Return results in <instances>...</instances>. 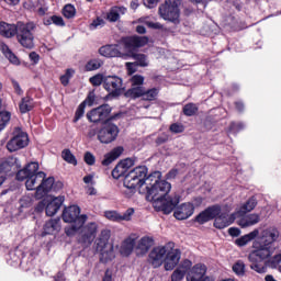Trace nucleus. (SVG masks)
I'll use <instances>...</instances> for the list:
<instances>
[{
  "mask_svg": "<svg viewBox=\"0 0 281 281\" xmlns=\"http://www.w3.org/2000/svg\"><path fill=\"white\" fill-rule=\"evenodd\" d=\"M147 201H150L156 212L172 214L175 207L181 201V195H168L172 190V184L161 180V172L155 171L147 177Z\"/></svg>",
  "mask_w": 281,
  "mask_h": 281,
  "instance_id": "nucleus-1",
  "label": "nucleus"
},
{
  "mask_svg": "<svg viewBox=\"0 0 281 281\" xmlns=\"http://www.w3.org/2000/svg\"><path fill=\"white\" fill-rule=\"evenodd\" d=\"M278 238H280V231H278L277 227L270 226L261 232L260 241L248 255L250 269H252V271L267 273V267H265L262 262L276 254V243H278Z\"/></svg>",
  "mask_w": 281,
  "mask_h": 281,
  "instance_id": "nucleus-2",
  "label": "nucleus"
},
{
  "mask_svg": "<svg viewBox=\"0 0 281 281\" xmlns=\"http://www.w3.org/2000/svg\"><path fill=\"white\" fill-rule=\"evenodd\" d=\"M34 30H36L34 22L19 21L16 24L0 22V36L4 38L16 36L18 43L25 49H34Z\"/></svg>",
  "mask_w": 281,
  "mask_h": 281,
  "instance_id": "nucleus-3",
  "label": "nucleus"
},
{
  "mask_svg": "<svg viewBox=\"0 0 281 281\" xmlns=\"http://www.w3.org/2000/svg\"><path fill=\"white\" fill-rule=\"evenodd\" d=\"M223 207L220 204H213L200 212L194 218L193 223L198 225H205L210 221H214L213 226L215 229H225L234 223V215H227V213H222Z\"/></svg>",
  "mask_w": 281,
  "mask_h": 281,
  "instance_id": "nucleus-4",
  "label": "nucleus"
},
{
  "mask_svg": "<svg viewBox=\"0 0 281 281\" xmlns=\"http://www.w3.org/2000/svg\"><path fill=\"white\" fill-rule=\"evenodd\" d=\"M148 167L138 166L132 169L125 175L123 180V186L125 190L123 194L131 199L135 192H137V188H142L143 186H148Z\"/></svg>",
  "mask_w": 281,
  "mask_h": 281,
  "instance_id": "nucleus-5",
  "label": "nucleus"
},
{
  "mask_svg": "<svg viewBox=\"0 0 281 281\" xmlns=\"http://www.w3.org/2000/svg\"><path fill=\"white\" fill-rule=\"evenodd\" d=\"M87 215H80V206L71 205L64 210L63 221L64 223H70L71 226L65 228L66 236H76L79 229H82L85 223H87Z\"/></svg>",
  "mask_w": 281,
  "mask_h": 281,
  "instance_id": "nucleus-6",
  "label": "nucleus"
},
{
  "mask_svg": "<svg viewBox=\"0 0 281 281\" xmlns=\"http://www.w3.org/2000/svg\"><path fill=\"white\" fill-rule=\"evenodd\" d=\"M181 0H165L158 9V14L164 21H169L173 25H179L181 23Z\"/></svg>",
  "mask_w": 281,
  "mask_h": 281,
  "instance_id": "nucleus-7",
  "label": "nucleus"
},
{
  "mask_svg": "<svg viewBox=\"0 0 281 281\" xmlns=\"http://www.w3.org/2000/svg\"><path fill=\"white\" fill-rule=\"evenodd\" d=\"M159 88L136 87L127 89L123 95L127 100H139L140 98L143 102H156L159 98Z\"/></svg>",
  "mask_w": 281,
  "mask_h": 281,
  "instance_id": "nucleus-8",
  "label": "nucleus"
},
{
  "mask_svg": "<svg viewBox=\"0 0 281 281\" xmlns=\"http://www.w3.org/2000/svg\"><path fill=\"white\" fill-rule=\"evenodd\" d=\"M119 45L124 47V50L127 52V56H131L135 53L136 49L140 47H146L148 45V36L131 35L122 36L117 41Z\"/></svg>",
  "mask_w": 281,
  "mask_h": 281,
  "instance_id": "nucleus-9",
  "label": "nucleus"
},
{
  "mask_svg": "<svg viewBox=\"0 0 281 281\" xmlns=\"http://www.w3.org/2000/svg\"><path fill=\"white\" fill-rule=\"evenodd\" d=\"M111 111H113V108H111L109 103H104L88 111L86 117L88 122H91L92 124L103 125L104 122H106L109 115H111Z\"/></svg>",
  "mask_w": 281,
  "mask_h": 281,
  "instance_id": "nucleus-10",
  "label": "nucleus"
},
{
  "mask_svg": "<svg viewBox=\"0 0 281 281\" xmlns=\"http://www.w3.org/2000/svg\"><path fill=\"white\" fill-rule=\"evenodd\" d=\"M120 135V127L113 123H106L98 131V139L101 144H113Z\"/></svg>",
  "mask_w": 281,
  "mask_h": 281,
  "instance_id": "nucleus-11",
  "label": "nucleus"
},
{
  "mask_svg": "<svg viewBox=\"0 0 281 281\" xmlns=\"http://www.w3.org/2000/svg\"><path fill=\"white\" fill-rule=\"evenodd\" d=\"M98 235V224L95 222L88 223L81 228L80 235L78 237V244L85 248L91 247L92 243L95 240Z\"/></svg>",
  "mask_w": 281,
  "mask_h": 281,
  "instance_id": "nucleus-12",
  "label": "nucleus"
},
{
  "mask_svg": "<svg viewBox=\"0 0 281 281\" xmlns=\"http://www.w3.org/2000/svg\"><path fill=\"white\" fill-rule=\"evenodd\" d=\"M122 78L117 76H105L103 89H105L112 98H120V95H122Z\"/></svg>",
  "mask_w": 281,
  "mask_h": 281,
  "instance_id": "nucleus-13",
  "label": "nucleus"
},
{
  "mask_svg": "<svg viewBox=\"0 0 281 281\" xmlns=\"http://www.w3.org/2000/svg\"><path fill=\"white\" fill-rule=\"evenodd\" d=\"M205 273H207V266L196 263L188 272L187 281H214L210 277H205Z\"/></svg>",
  "mask_w": 281,
  "mask_h": 281,
  "instance_id": "nucleus-14",
  "label": "nucleus"
},
{
  "mask_svg": "<svg viewBox=\"0 0 281 281\" xmlns=\"http://www.w3.org/2000/svg\"><path fill=\"white\" fill-rule=\"evenodd\" d=\"M166 254H168L166 247H154L148 256L149 265H151L154 269L161 267V265H164V261L166 260Z\"/></svg>",
  "mask_w": 281,
  "mask_h": 281,
  "instance_id": "nucleus-15",
  "label": "nucleus"
},
{
  "mask_svg": "<svg viewBox=\"0 0 281 281\" xmlns=\"http://www.w3.org/2000/svg\"><path fill=\"white\" fill-rule=\"evenodd\" d=\"M173 210V216L177 221H188V218L194 214V204L186 202L176 205Z\"/></svg>",
  "mask_w": 281,
  "mask_h": 281,
  "instance_id": "nucleus-16",
  "label": "nucleus"
},
{
  "mask_svg": "<svg viewBox=\"0 0 281 281\" xmlns=\"http://www.w3.org/2000/svg\"><path fill=\"white\" fill-rule=\"evenodd\" d=\"M119 44H108L99 48V54L105 58H124V53L120 50Z\"/></svg>",
  "mask_w": 281,
  "mask_h": 281,
  "instance_id": "nucleus-17",
  "label": "nucleus"
},
{
  "mask_svg": "<svg viewBox=\"0 0 281 281\" xmlns=\"http://www.w3.org/2000/svg\"><path fill=\"white\" fill-rule=\"evenodd\" d=\"M56 182V179L54 177L44 178L42 180V183L38 186L37 191H35V199H43L44 196H47L49 192L54 189V183Z\"/></svg>",
  "mask_w": 281,
  "mask_h": 281,
  "instance_id": "nucleus-18",
  "label": "nucleus"
},
{
  "mask_svg": "<svg viewBox=\"0 0 281 281\" xmlns=\"http://www.w3.org/2000/svg\"><path fill=\"white\" fill-rule=\"evenodd\" d=\"M65 203V196L46 198V216H55Z\"/></svg>",
  "mask_w": 281,
  "mask_h": 281,
  "instance_id": "nucleus-19",
  "label": "nucleus"
},
{
  "mask_svg": "<svg viewBox=\"0 0 281 281\" xmlns=\"http://www.w3.org/2000/svg\"><path fill=\"white\" fill-rule=\"evenodd\" d=\"M47 173H45L44 171H40L36 175H32L26 177L24 180L25 181V188L29 191L35 190V192H38V186H41V183H43V180L46 179Z\"/></svg>",
  "mask_w": 281,
  "mask_h": 281,
  "instance_id": "nucleus-20",
  "label": "nucleus"
},
{
  "mask_svg": "<svg viewBox=\"0 0 281 281\" xmlns=\"http://www.w3.org/2000/svg\"><path fill=\"white\" fill-rule=\"evenodd\" d=\"M25 146H27V134H21L8 142L7 149L10 153H16V150H21V148H25Z\"/></svg>",
  "mask_w": 281,
  "mask_h": 281,
  "instance_id": "nucleus-21",
  "label": "nucleus"
},
{
  "mask_svg": "<svg viewBox=\"0 0 281 281\" xmlns=\"http://www.w3.org/2000/svg\"><path fill=\"white\" fill-rule=\"evenodd\" d=\"M181 260V250L172 249L165 255V270L172 271Z\"/></svg>",
  "mask_w": 281,
  "mask_h": 281,
  "instance_id": "nucleus-22",
  "label": "nucleus"
},
{
  "mask_svg": "<svg viewBox=\"0 0 281 281\" xmlns=\"http://www.w3.org/2000/svg\"><path fill=\"white\" fill-rule=\"evenodd\" d=\"M40 168L38 162H30L16 172L15 179L18 181H25V178L32 177V175H38L41 172L38 171Z\"/></svg>",
  "mask_w": 281,
  "mask_h": 281,
  "instance_id": "nucleus-23",
  "label": "nucleus"
},
{
  "mask_svg": "<svg viewBox=\"0 0 281 281\" xmlns=\"http://www.w3.org/2000/svg\"><path fill=\"white\" fill-rule=\"evenodd\" d=\"M111 238V231L103 229L101 234L95 239L97 251H101L102 249H108L109 247H113V244H109V239Z\"/></svg>",
  "mask_w": 281,
  "mask_h": 281,
  "instance_id": "nucleus-24",
  "label": "nucleus"
},
{
  "mask_svg": "<svg viewBox=\"0 0 281 281\" xmlns=\"http://www.w3.org/2000/svg\"><path fill=\"white\" fill-rule=\"evenodd\" d=\"M123 153H124V147L122 146H117L113 148L110 153L104 155V158L101 162L102 166H111V162L115 161V159H120Z\"/></svg>",
  "mask_w": 281,
  "mask_h": 281,
  "instance_id": "nucleus-25",
  "label": "nucleus"
},
{
  "mask_svg": "<svg viewBox=\"0 0 281 281\" xmlns=\"http://www.w3.org/2000/svg\"><path fill=\"white\" fill-rule=\"evenodd\" d=\"M123 153H124V147L122 146H117L113 148L110 153L104 155V158L101 162L102 166H111V162L115 161V159H120Z\"/></svg>",
  "mask_w": 281,
  "mask_h": 281,
  "instance_id": "nucleus-26",
  "label": "nucleus"
},
{
  "mask_svg": "<svg viewBox=\"0 0 281 281\" xmlns=\"http://www.w3.org/2000/svg\"><path fill=\"white\" fill-rule=\"evenodd\" d=\"M260 223V215L259 214H248L238 220L237 224L239 227H252V225H258Z\"/></svg>",
  "mask_w": 281,
  "mask_h": 281,
  "instance_id": "nucleus-27",
  "label": "nucleus"
},
{
  "mask_svg": "<svg viewBox=\"0 0 281 281\" xmlns=\"http://www.w3.org/2000/svg\"><path fill=\"white\" fill-rule=\"evenodd\" d=\"M43 235L44 236H48V235H52L54 234V232H60V218H52L49 221H47L45 224H44V227H43Z\"/></svg>",
  "mask_w": 281,
  "mask_h": 281,
  "instance_id": "nucleus-28",
  "label": "nucleus"
},
{
  "mask_svg": "<svg viewBox=\"0 0 281 281\" xmlns=\"http://www.w3.org/2000/svg\"><path fill=\"white\" fill-rule=\"evenodd\" d=\"M259 235L260 231L256 228L252 232L237 238L235 240V245H237V247H245V245H248V243H251V240H256V238H258Z\"/></svg>",
  "mask_w": 281,
  "mask_h": 281,
  "instance_id": "nucleus-29",
  "label": "nucleus"
},
{
  "mask_svg": "<svg viewBox=\"0 0 281 281\" xmlns=\"http://www.w3.org/2000/svg\"><path fill=\"white\" fill-rule=\"evenodd\" d=\"M153 245H155V239H153V237L144 236L139 239L136 249H139L142 256H144L148 254Z\"/></svg>",
  "mask_w": 281,
  "mask_h": 281,
  "instance_id": "nucleus-30",
  "label": "nucleus"
},
{
  "mask_svg": "<svg viewBox=\"0 0 281 281\" xmlns=\"http://www.w3.org/2000/svg\"><path fill=\"white\" fill-rule=\"evenodd\" d=\"M20 113L25 115V113H30V111L34 110V99L30 95L23 97L19 104Z\"/></svg>",
  "mask_w": 281,
  "mask_h": 281,
  "instance_id": "nucleus-31",
  "label": "nucleus"
},
{
  "mask_svg": "<svg viewBox=\"0 0 281 281\" xmlns=\"http://www.w3.org/2000/svg\"><path fill=\"white\" fill-rule=\"evenodd\" d=\"M100 251V262L106 265V262H111L115 258V252L113 250V246H109L108 248H103Z\"/></svg>",
  "mask_w": 281,
  "mask_h": 281,
  "instance_id": "nucleus-32",
  "label": "nucleus"
},
{
  "mask_svg": "<svg viewBox=\"0 0 281 281\" xmlns=\"http://www.w3.org/2000/svg\"><path fill=\"white\" fill-rule=\"evenodd\" d=\"M130 58H133L135 66L136 67H148V57L145 54L142 53H132L130 55Z\"/></svg>",
  "mask_w": 281,
  "mask_h": 281,
  "instance_id": "nucleus-33",
  "label": "nucleus"
},
{
  "mask_svg": "<svg viewBox=\"0 0 281 281\" xmlns=\"http://www.w3.org/2000/svg\"><path fill=\"white\" fill-rule=\"evenodd\" d=\"M182 113L186 115V117H194L196 113H199V105L196 103H187L182 108Z\"/></svg>",
  "mask_w": 281,
  "mask_h": 281,
  "instance_id": "nucleus-34",
  "label": "nucleus"
},
{
  "mask_svg": "<svg viewBox=\"0 0 281 281\" xmlns=\"http://www.w3.org/2000/svg\"><path fill=\"white\" fill-rule=\"evenodd\" d=\"M133 249H135V239H125L121 247V252L124 254L125 256H131L133 254Z\"/></svg>",
  "mask_w": 281,
  "mask_h": 281,
  "instance_id": "nucleus-35",
  "label": "nucleus"
},
{
  "mask_svg": "<svg viewBox=\"0 0 281 281\" xmlns=\"http://www.w3.org/2000/svg\"><path fill=\"white\" fill-rule=\"evenodd\" d=\"M61 157L67 164H70L71 166H78V159H76V156L71 154L70 149H64L61 151Z\"/></svg>",
  "mask_w": 281,
  "mask_h": 281,
  "instance_id": "nucleus-36",
  "label": "nucleus"
},
{
  "mask_svg": "<svg viewBox=\"0 0 281 281\" xmlns=\"http://www.w3.org/2000/svg\"><path fill=\"white\" fill-rule=\"evenodd\" d=\"M233 271L235 272V274L238 276V278H243L246 273V266H245V261L243 260H237L233 267H232Z\"/></svg>",
  "mask_w": 281,
  "mask_h": 281,
  "instance_id": "nucleus-37",
  "label": "nucleus"
},
{
  "mask_svg": "<svg viewBox=\"0 0 281 281\" xmlns=\"http://www.w3.org/2000/svg\"><path fill=\"white\" fill-rule=\"evenodd\" d=\"M102 65H104L102 59H90L86 64L85 69H86V71H98V69H100V67H102Z\"/></svg>",
  "mask_w": 281,
  "mask_h": 281,
  "instance_id": "nucleus-38",
  "label": "nucleus"
},
{
  "mask_svg": "<svg viewBox=\"0 0 281 281\" xmlns=\"http://www.w3.org/2000/svg\"><path fill=\"white\" fill-rule=\"evenodd\" d=\"M216 117L212 114H209L205 116V119L203 120L202 124H203V130L204 131H212L214 128V126H216Z\"/></svg>",
  "mask_w": 281,
  "mask_h": 281,
  "instance_id": "nucleus-39",
  "label": "nucleus"
},
{
  "mask_svg": "<svg viewBox=\"0 0 281 281\" xmlns=\"http://www.w3.org/2000/svg\"><path fill=\"white\" fill-rule=\"evenodd\" d=\"M10 120H12V113H10L9 111L0 112V131H3V128L8 126Z\"/></svg>",
  "mask_w": 281,
  "mask_h": 281,
  "instance_id": "nucleus-40",
  "label": "nucleus"
},
{
  "mask_svg": "<svg viewBox=\"0 0 281 281\" xmlns=\"http://www.w3.org/2000/svg\"><path fill=\"white\" fill-rule=\"evenodd\" d=\"M256 205H258V200L256 199V196H251L246 203H244V205L241 206V211L247 214V212L256 210Z\"/></svg>",
  "mask_w": 281,
  "mask_h": 281,
  "instance_id": "nucleus-41",
  "label": "nucleus"
},
{
  "mask_svg": "<svg viewBox=\"0 0 281 281\" xmlns=\"http://www.w3.org/2000/svg\"><path fill=\"white\" fill-rule=\"evenodd\" d=\"M104 80H106V76L103 74H97L89 78V82L92 87H100L101 85L104 87Z\"/></svg>",
  "mask_w": 281,
  "mask_h": 281,
  "instance_id": "nucleus-42",
  "label": "nucleus"
},
{
  "mask_svg": "<svg viewBox=\"0 0 281 281\" xmlns=\"http://www.w3.org/2000/svg\"><path fill=\"white\" fill-rule=\"evenodd\" d=\"M74 69L68 68L66 69V72L59 77V81L63 85V87H69V80L74 78Z\"/></svg>",
  "mask_w": 281,
  "mask_h": 281,
  "instance_id": "nucleus-43",
  "label": "nucleus"
},
{
  "mask_svg": "<svg viewBox=\"0 0 281 281\" xmlns=\"http://www.w3.org/2000/svg\"><path fill=\"white\" fill-rule=\"evenodd\" d=\"M126 175H128L127 171L124 170L123 166L121 162H119L115 168L112 170V177L113 179H120L121 177L126 178Z\"/></svg>",
  "mask_w": 281,
  "mask_h": 281,
  "instance_id": "nucleus-44",
  "label": "nucleus"
},
{
  "mask_svg": "<svg viewBox=\"0 0 281 281\" xmlns=\"http://www.w3.org/2000/svg\"><path fill=\"white\" fill-rule=\"evenodd\" d=\"M144 76L134 75L131 77L130 82L132 85L131 89H137V87H144Z\"/></svg>",
  "mask_w": 281,
  "mask_h": 281,
  "instance_id": "nucleus-45",
  "label": "nucleus"
},
{
  "mask_svg": "<svg viewBox=\"0 0 281 281\" xmlns=\"http://www.w3.org/2000/svg\"><path fill=\"white\" fill-rule=\"evenodd\" d=\"M87 109V105L85 104V102H81L76 112H75V116H74V124H76L79 120H82V117H85V110Z\"/></svg>",
  "mask_w": 281,
  "mask_h": 281,
  "instance_id": "nucleus-46",
  "label": "nucleus"
},
{
  "mask_svg": "<svg viewBox=\"0 0 281 281\" xmlns=\"http://www.w3.org/2000/svg\"><path fill=\"white\" fill-rule=\"evenodd\" d=\"M63 15L65 19H74L76 16V7L74 4H66L63 8Z\"/></svg>",
  "mask_w": 281,
  "mask_h": 281,
  "instance_id": "nucleus-47",
  "label": "nucleus"
},
{
  "mask_svg": "<svg viewBox=\"0 0 281 281\" xmlns=\"http://www.w3.org/2000/svg\"><path fill=\"white\" fill-rule=\"evenodd\" d=\"M108 21H110V23H117V21H120V13L117 12V8L113 7L109 11Z\"/></svg>",
  "mask_w": 281,
  "mask_h": 281,
  "instance_id": "nucleus-48",
  "label": "nucleus"
},
{
  "mask_svg": "<svg viewBox=\"0 0 281 281\" xmlns=\"http://www.w3.org/2000/svg\"><path fill=\"white\" fill-rule=\"evenodd\" d=\"M105 216L109 221H114L115 223L122 222L121 214L117 211H106Z\"/></svg>",
  "mask_w": 281,
  "mask_h": 281,
  "instance_id": "nucleus-49",
  "label": "nucleus"
},
{
  "mask_svg": "<svg viewBox=\"0 0 281 281\" xmlns=\"http://www.w3.org/2000/svg\"><path fill=\"white\" fill-rule=\"evenodd\" d=\"M47 212V198H44L43 200H41L37 204H36V206H35V209H34V212L36 213V214H41L42 212Z\"/></svg>",
  "mask_w": 281,
  "mask_h": 281,
  "instance_id": "nucleus-50",
  "label": "nucleus"
},
{
  "mask_svg": "<svg viewBox=\"0 0 281 281\" xmlns=\"http://www.w3.org/2000/svg\"><path fill=\"white\" fill-rule=\"evenodd\" d=\"M186 278V270L177 268L171 274V281H181Z\"/></svg>",
  "mask_w": 281,
  "mask_h": 281,
  "instance_id": "nucleus-51",
  "label": "nucleus"
},
{
  "mask_svg": "<svg viewBox=\"0 0 281 281\" xmlns=\"http://www.w3.org/2000/svg\"><path fill=\"white\" fill-rule=\"evenodd\" d=\"M119 164H121L126 172L135 166V158H125L121 160Z\"/></svg>",
  "mask_w": 281,
  "mask_h": 281,
  "instance_id": "nucleus-52",
  "label": "nucleus"
},
{
  "mask_svg": "<svg viewBox=\"0 0 281 281\" xmlns=\"http://www.w3.org/2000/svg\"><path fill=\"white\" fill-rule=\"evenodd\" d=\"M83 161L87 166H95V156L91 151H86L83 155Z\"/></svg>",
  "mask_w": 281,
  "mask_h": 281,
  "instance_id": "nucleus-53",
  "label": "nucleus"
},
{
  "mask_svg": "<svg viewBox=\"0 0 281 281\" xmlns=\"http://www.w3.org/2000/svg\"><path fill=\"white\" fill-rule=\"evenodd\" d=\"M135 214V209L130 207L123 214H121V221H131Z\"/></svg>",
  "mask_w": 281,
  "mask_h": 281,
  "instance_id": "nucleus-54",
  "label": "nucleus"
},
{
  "mask_svg": "<svg viewBox=\"0 0 281 281\" xmlns=\"http://www.w3.org/2000/svg\"><path fill=\"white\" fill-rule=\"evenodd\" d=\"M82 102H85V105H86V106H87V104H88V106H93V102H95V91H93V90L90 91V92L88 93L86 100L82 101Z\"/></svg>",
  "mask_w": 281,
  "mask_h": 281,
  "instance_id": "nucleus-55",
  "label": "nucleus"
},
{
  "mask_svg": "<svg viewBox=\"0 0 281 281\" xmlns=\"http://www.w3.org/2000/svg\"><path fill=\"white\" fill-rule=\"evenodd\" d=\"M10 170H12V164L10 160H4L0 164V172L8 173Z\"/></svg>",
  "mask_w": 281,
  "mask_h": 281,
  "instance_id": "nucleus-56",
  "label": "nucleus"
},
{
  "mask_svg": "<svg viewBox=\"0 0 281 281\" xmlns=\"http://www.w3.org/2000/svg\"><path fill=\"white\" fill-rule=\"evenodd\" d=\"M52 21L57 27H65V20L60 15H52Z\"/></svg>",
  "mask_w": 281,
  "mask_h": 281,
  "instance_id": "nucleus-57",
  "label": "nucleus"
},
{
  "mask_svg": "<svg viewBox=\"0 0 281 281\" xmlns=\"http://www.w3.org/2000/svg\"><path fill=\"white\" fill-rule=\"evenodd\" d=\"M29 58H30L32 65H38V63H41V55H38V53H36V52H31L29 54Z\"/></svg>",
  "mask_w": 281,
  "mask_h": 281,
  "instance_id": "nucleus-58",
  "label": "nucleus"
},
{
  "mask_svg": "<svg viewBox=\"0 0 281 281\" xmlns=\"http://www.w3.org/2000/svg\"><path fill=\"white\" fill-rule=\"evenodd\" d=\"M269 262L271 269H276L281 262V254L274 255Z\"/></svg>",
  "mask_w": 281,
  "mask_h": 281,
  "instance_id": "nucleus-59",
  "label": "nucleus"
},
{
  "mask_svg": "<svg viewBox=\"0 0 281 281\" xmlns=\"http://www.w3.org/2000/svg\"><path fill=\"white\" fill-rule=\"evenodd\" d=\"M20 207H32V198L23 196L20 200Z\"/></svg>",
  "mask_w": 281,
  "mask_h": 281,
  "instance_id": "nucleus-60",
  "label": "nucleus"
},
{
  "mask_svg": "<svg viewBox=\"0 0 281 281\" xmlns=\"http://www.w3.org/2000/svg\"><path fill=\"white\" fill-rule=\"evenodd\" d=\"M5 57L8 58V60H10V63H12V65H19L20 63L19 57H16V55H14L12 50H9Z\"/></svg>",
  "mask_w": 281,
  "mask_h": 281,
  "instance_id": "nucleus-61",
  "label": "nucleus"
},
{
  "mask_svg": "<svg viewBox=\"0 0 281 281\" xmlns=\"http://www.w3.org/2000/svg\"><path fill=\"white\" fill-rule=\"evenodd\" d=\"M169 131H171V133H183V125L172 123L169 127Z\"/></svg>",
  "mask_w": 281,
  "mask_h": 281,
  "instance_id": "nucleus-62",
  "label": "nucleus"
},
{
  "mask_svg": "<svg viewBox=\"0 0 281 281\" xmlns=\"http://www.w3.org/2000/svg\"><path fill=\"white\" fill-rule=\"evenodd\" d=\"M122 112H117V113H115V114H110L109 116H108V119L105 120V123H108V124H112V122H115V121H117V120H120V117H122Z\"/></svg>",
  "mask_w": 281,
  "mask_h": 281,
  "instance_id": "nucleus-63",
  "label": "nucleus"
},
{
  "mask_svg": "<svg viewBox=\"0 0 281 281\" xmlns=\"http://www.w3.org/2000/svg\"><path fill=\"white\" fill-rule=\"evenodd\" d=\"M245 128V124L243 123H231V131L238 133V131H243Z\"/></svg>",
  "mask_w": 281,
  "mask_h": 281,
  "instance_id": "nucleus-64",
  "label": "nucleus"
}]
</instances>
